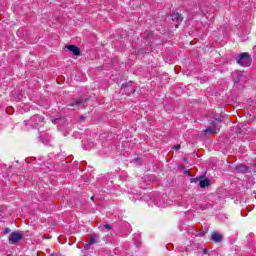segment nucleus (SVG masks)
<instances>
[{
    "instance_id": "obj_1",
    "label": "nucleus",
    "mask_w": 256,
    "mask_h": 256,
    "mask_svg": "<svg viewBox=\"0 0 256 256\" xmlns=\"http://www.w3.org/2000/svg\"><path fill=\"white\" fill-rule=\"evenodd\" d=\"M237 63L242 65V67H249V65H251V56L244 52L239 55Z\"/></svg>"
},
{
    "instance_id": "obj_2",
    "label": "nucleus",
    "mask_w": 256,
    "mask_h": 256,
    "mask_svg": "<svg viewBox=\"0 0 256 256\" xmlns=\"http://www.w3.org/2000/svg\"><path fill=\"white\" fill-rule=\"evenodd\" d=\"M170 19L172 23L175 25V28H179V25L183 23V15L179 14V12H172L170 15Z\"/></svg>"
},
{
    "instance_id": "obj_3",
    "label": "nucleus",
    "mask_w": 256,
    "mask_h": 256,
    "mask_svg": "<svg viewBox=\"0 0 256 256\" xmlns=\"http://www.w3.org/2000/svg\"><path fill=\"white\" fill-rule=\"evenodd\" d=\"M21 239H23V236L18 232H13L9 237L10 243H17L18 241H21Z\"/></svg>"
},
{
    "instance_id": "obj_4",
    "label": "nucleus",
    "mask_w": 256,
    "mask_h": 256,
    "mask_svg": "<svg viewBox=\"0 0 256 256\" xmlns=\"http://www.w3.org/2000/svg\"><path fill=\"white\" fill-rule=\"evenodd\" d=\"M66 49H68V51H71V53H73V55H80L81 54V50L79 49V47L75 46V45H68L66 46Z\"/></svg>"
},
{
    "instance_id": "obj_5",
    "label": "nucleus",
    "mask_w": 256,
    "mask_h": 256,
    "mask_svg": "<svg viewBox=\"0 0 256 256\" xmlns=\"http://www.w3.org/2000/svg\"><path fill=\"white\" fill-rule=\"evenodd\" d=\"M205 133H219V125L215 123L213 126L208 127Z\"/></svg>"
},
{
    "instance_id": "obj_6",
    "label": "nucleus",
    "mask_w": 256,
    "mask_h": 256,
    "mask_svg": "<svg viewBox=\"0 0 256 256\" xmlns=\"http://www.w3.org/2000/svg\"><path fill=\"white\" fill-rule=\"evenodd\" d=\"M223 239V235L219 234L218 232H214L212 234V241H215L216 243H221Z\"/></svg>"
},
{
    "instance_id": "obj_7",
    "label": "nucleus",
    "mask_w": 256,
    "mask_h": 256,
    "mask_svg": "<svg viewBox=\"0 0 256 256\" xmlns=\"http://www.w3.org/2000/svg\"><path fill=\"white\" fill-rule=\"evenodd\" d=\"M200 187L202 189H204V187H209V180L205 179V180L200 181Z\"/></svg>"
},
{
    "instance_id": "obj_8",
    "label": "nucleus",
    "mask_w": 256,
    "mask_h": 256,
    "mask_svg": "<svg viewBox=\"0 0 256 256\" xmlns=\"http://www.w3.org/2000/svg\"><path fill=\"white\" fill-rule=\"evenodd\" d=\"M97 236H93L90 241H89V245H93V243H97Z\"/></svg>"
},
{
    "instance_id": "obj_9",
    "label": "nucleus",
    "mask_w": 256,
    "mask_h": 256,
    "mask_svg": "<svg viewBox=\"0 0 256 256\" xmlns=\"http://www.w3.org/2000/svg\"><path fill=\"white\" fill-rule=\"evenodd\" d=\"M103 227H104V229H107L108 231H111V225L105 224Z\"/></svg>"
},
{
    "instance_id": "obj_10",
    "label": "nucleus",
    "mask_w": 256,
    "mask_h": 256,
    "mask_svg": "<svg viewBox=\"0 0 256 256\" xmlns=\"http://www.w3.org/2000/svg\"><path fill=\"white\" fill-rule=\"evenodd\" d=\"M179 149H181V146H180V145H178V146L175 147V150H176V151H179Z\"/></svg>"
},
{
    "instance_id": "obj_11",
    "label": "nucleus",
    "mask_w": 256,
    "mask_h": 256,
    "mask_svg": "<svg viewBox=\"0 0 256 256\" xmlns=\"http://www.w3.org/2000/svg\"><path fill=\"white\" fill-rule=\"evenodd\" d=\"M10 231H11V230H10L9 228H6V229H5V233H10Z\"/></svg>"
},
{
    "instance_id": "obj_12",
    "label": "nucleus",
    "mask_w": 256,
    "mask_h": 256,
    "mask_svg": "<svg viewBox=\"0 0 256 256\" xmlns=\"http://www.w3.org/2000/svg\"><path fill=\"white\" fill-rule=\"evenodd\" d=\"M80 104H81V100H77L76 105H80Z\"/></svg>"
}]
</instances>
